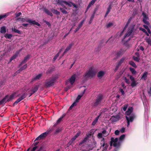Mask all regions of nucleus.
Masks as SVG:
<instances>
[{"instance_id": "nucleus-11", "label": "nucleus", "mask_w": 151, "mask_h": 151, "mask_svg": "<svg viewBox=\"0 0 151 151\" xmlns=\"http://www.w3.org/2000/svg\"><path fill=\"white\" fill-rule=\"evenodd\" d=\"M134 27H129L128 30L127 32L125 34L123 39H125L127 37L130 36L133 32Z\"/></svg>"}, {"instance_id": "nucleus-7", "label": "nucleus", "mask_w": 151, "mask_h": 151, "mask_svg": "<svg viewBox=\"0 0 151 151\" xmlns=\"http://www.w3.org/2000/svg\"><path fill=\"white\" fill-rule=\"evenodd\" d=\"M103 99V95L101 94H100L97 96L95 102L93 104V106L96 107L99 105H101V101Z\"/></svg>"}, {"instance_id": "nucleus-53", "label": "nucleus", "mask_w": 151, "mask_h": 151, "mask_svg": "<svg viewBox=\"0 0 151 151\" xmlns=\"http://www.w3.org/2000/svg\"><path fill=\"white\" fill-rule=\"evenodd\" d=\"M27 67V64H26L20 68L21 70L22 71L25 69Z\"/></svg>"}, {"instance_id": "nucleus-3", "label": "nucleus", "mask_w": 151, "mask_h": 151, "mask_svg": "<svg viewBox=\"0 0 151 151\" xmlns=\"http://www.w3.org/2000/svg\"><path fill=\"white\" fill-rule=\"evenodd\" d=\"M122 142L121 141H118V138H114L112 137L111 138V141L110 142V145L111 147L112 145L115 147L119 148Z\"/></svg>"}, {"instance_id": "nucleus-59", "label": "nucleus", "mask_w": 151, "mask_h": 151, "mask_svg": "<svg viewBox=\"0 0 151 151\" xmlns=\"http://www.w3.org/2000/svg\"><path fill=\"white\" fill-rule=\"evenodd\" d=\"M22 14L21 12H19L18 13H16L15 14V16L16 17H18L19 16H20L22 15Z\"/></svg>"}, {"instance_id": "nucleus-19", "label": "nucleus", "mask_w": 151, "mask_h": 151, "mask_svg": "<svg viewBox=\"0 0 151 151\" xmlns=\"http://www.w3.org/2000/svg\"><path fill=\"white\" fill-rule=\"evenodd\" d=\"M133 108L132 107H129L127 110L125 112V114L126 115L129 116L130 115L131 113L133 111Z\"/></svg>"}, {"instance_id": "nucleus-54", "label": "nucleus", "mask_w": 151, "mask_h": 151, "mask_svg": "<svg viewBox=\"0 0 151 151\" xmlns=\"http://www.w3.org/2000/svg\"><path fill=\"white\" fill-rule=\"evenodd\" d=\"M111 7L110 5H109L107 8V11L106 12V14H108L109 13V12L111 10Z\"/></svg>"}, {"instance_id": "nucleus-55", "label": "nucleus", "mask_w": 151, "mask_h": 151, "mask_svg": "<svg viewBox=\"0 0 151 151\" xmlns=\"http://www.w3.org/2000/svg\"><path fill=\"white\" fill-rule=\"evenodd\" d=\"M65 2V4H66V5H68L69 6L71 7L72 6V3H72V2H70L69 3H68V2H67V1H66V2Z\"/></svg>"}, {"instance_id": "nucleus-37", "label": "nucleus", "mask_w": 151, "mask_h": 151, "mask_svg": "<svg viewBox=\"0 0 151 151\" xmlns=\"http://www.w3.org/2000/svg\"><path fill=\"white\" fill-rule=\"evenodd\" d=\"M131 20V18H130L129 19L125 26L124 27V29H126L127 28V27L128 26L129 24L130 23Z\"/></svg>"}, {"instance_id": "nucleus-60", "label": "nucleus", "mask_w": 151, "mask_h": 151, "mask_svg": "<svg viewBox=\"0 0 151 151\" xmlns=\"http://www.w3.org/2000/svg\"><path fill=\"white\" fill-rule=\"evenodd\" d=\"M124 81L126 83L129 84L130 83L129 80V79L127 78L126 77L124 78Z\"/></svg>"}, {"instance_id": "nucleus-5", "label": "nucleus", "mask_w": 151, "mask_h": 151, "mask_svg": "<svg viewBox=\"0 0 151 151\" xmlns=\"http://www.w3.org/2000/svg\"><path fill=\"white\" fill-rule=\"evenodd\" d=\"M53 130V128H51L50 129L47 130L46 132L41 134L38 137H37L35 140V141L45 138L47 136V135L50 134V132Z\"/></svg>"}, {"instance_id": "nucleus-49", "label": "nucleus", "mask_w": 151, "mask_h": 151, "mask_svg": "<svg viewBox=\"0 0 151 151\" xmlns=\"http://www.w3.org/2000/svg\"><path fill=\"white\" fill-rule=\"evenodd\" d=\"M113 24L112 23L110 22L107 24L106 25V27L107 28H109L111 26H113Z\"/></svg>"}, {"instance_id": "nucleus-18", "label": "nucleus", "mask_w": 151, "mask_h": 151, "mask_svg": "<svg viewBox=\"0 0 151 151\" xmlns=\"http://www.w3.org/2000/svg\"><path fill=\"white\" fill-rule=\"evenodd\" d=\"M9 95H6L1 101H0V104L1 105L5 104L7 102V98L8 97Z\"/></svg>"}, {"instance_id": "nucleus-39", "label": "nucleus", "mask_w": 151, "mask_h": 151, "mask_svg": "<svg viewBox=\"0 0 151 151\" xmlns=\"http://www.w3.org/2000/svg\"><path fill=\"white\" fill-rule=\"evenodd\" d=\"M125 60V58L123 57L117 63L119 64V65H121L124 61Z\"/></svg>"}, {"instance_id": "nucleus-16", "label": "nucleus", "mask_w": 151, "mask_h": 151, "mask_svg": "<svg viewBox=\"0 0 151 151\" xmlns=\"http://www.w3.org/2000/svg\"><path fill=\"white\" fill-rule=\"evenodd\" d=\"M39 86V85H35L32 87L31 90L29 91V92H33V93H35L38 90Z\"/></svg>"}, {"instance_id": "nucleus-4", "label": "nucleus", "mask_w": 151, "mask_h": 151, "mask_svg": "<svg viewBox=\"0 0 151 151\" xmlns=\"http://www.w3.org/2000/svg\"><path fill=\"white\" fill-rule=\"evenodd\" d=\"M17 20L19 21H21L23 22H29L30 23L31 25H36L38 26H40V24L36 22L35 20L32 21L30 19H28L27 18H19L17 19Z\"/></svg>"}, {"instance_id": "nucleus-52", "label": "nucleus", "mask_w": 151, "mask_h": 151, "mask_svg": "<svg viewBox=\"0 0 151 151\" xmlns=\"http://www.w3.org/2000/svg\"><path fill=\"white\" fill-rule=\"evenodd\" d=\"M133 59L135 61H137V62H139V61L140 59L139 57H133Z\"/></svg>"}, {"instance_id": "nucleus-12", "label": "nucleus", "mask_w": 151, "mask_h": 151, "mask_svg": "<svg viewBox=\"0 0 151 151\" xmlns=\"http://www.w3.org/2000/svg\"><path fill=\"white\" fill-rule=\"evenodd\" d=\"M120 119V116L119 115H116L115 116H112L110 119L112 122H117Z\"/></svg>"}, {"instance_id": "nucleus-46", "label": "nucleus", "mask_w": 151, "mask_h": 151, "mask_svg": "<svg viewBox=\"0 0 151 151\" xmlns=\"http://www.w3.org/2000/svg\"><path fill=\"white\" fill-rule=\"evenodd\" d=\"M53 71V69L52 68L49 69L47 70L46 72V73L47 74L51 73Z\"/></svg>"}, {"instance_id": "nucleus-9", "label": "nucleus", "mask_w": 151, "mask_h": 151, "mask_svg": "<svg viewBox=\"0 0 151 151\" xmlns=\"http://www.w3.org/2000/svg\"><path fill=\"white\" fill-rule=\"evenodd\" d=\"M142 15L143 17L142 21L144 23L149 25L150 24L149 22L147 20L149 19V17L146 13L144 12L142 13Z\"/></svg>"}, {"instance_id": "nucleus-25", "label": "nucleus", "mask_w": 151, "mask_h": 151, "mask_svg": "<svg viewBox=\"0 0 151 151\" xmlns=\"http://www.w3.org/2000/svg\"><path fill=\"white\" fill-rule=\"evenodd\" d=\"M34 147L32 148V146L31 147L28 148L27 150L26 151H29L30 150H31V151H35V150H36V149L38 148L37 146H33Z\"/></svg>"}, {"instance_id": "nucleus-22", "label": "nucleus", "mask_w": 151, "mask_h": 151, "mask_svg": "<svg viewBox=\"0 0 151 151\" xmlns=\"http://www.w3.org/2000/svg\"><path fill=\"white\" fill-rule=\"evenodd\" d=\"M42 73H40L38 74L35 77H34L32 78V81H34L36 80H39L41 77L42 76Z\"/></svg>"}, {"instance_id": "nucleus-63", "label": "nucleus", "mask_w": 151, "mask_h": 151, "mask_svg": "<svg viewBox=\"0 0 151 151\" xmlns=\"http://www.w3.org/2000/svg\"><path fill=\"white\" fill-rule=\"evenodd\" d=\"M129 78L132 81H133L135 80L134 78L133 77L132 75H129Z\"/></svg>"}, {"instance_id": "nucleus-31", "label": "nucleus", "mask_w": 151, "mask_h": 151, "mask_svg": "<svg viewBox=\"0 0 151 151\" xmlns=\"http://www.w3.org/2000/svg\"><path fill=\"white\" fill-rule=\"evenodd\" d=\"M0 32L1 33H5L6 32V28L5 27L3 26L1 28Z\"/></svg>"}, {"instance_id": "nucleus-45", "label": "nucleus", "mask_w": 151, "mask_h": 151, "mask_svg": "<svg viewBox=\"0 0 151 151\" xmlns=\"http://www.w3.org/2000/svg\"><path fill=\"white\" fill-rule=\"evenodd\" d=\"M84 22V20H83L78 24V27H79V28H80L82 27V26Z\"/></svg>"}, {"instance_id": "nucleus-27", "label": "nucleus", "mask_w": 151, "mask_h": 151, "mask_svg": "<svg viewBox=\"0 0 151 151\" xmlns=\"http://www.w3.org/2000/svg\"><path fill=\"white\" fill-rule=\"evenodd\" d=\"M88 139L86 137H84V139H83L79 143V145L81 146L82 144L83 143H84L87 142Z\"/></svg>"}, {"instance_id": "nucleus-6", "label": "nucleus", "mask_w": 151, "mask_h": 151, "mask_svg": "<svg viewBox=\"0 0 151 151\" xmlns=\"http://www.w3.org/2000/svg\"><path fill=\"white\" fill-rule=\"evenodd\" d=\"M100 148L102 147V151H106L108 147L109 146V144L105 140V139L103 138L100 142Z\"/></svg>"}, {"instance_id": "nucleus-40", "label": "nucleus", "mask_w": 151, "mask_h": 151, "mask_svg": "<svg viewBox=\"0 0 151 151\" xmlns=\"http://www.w3.org/2000/svg\"><path fill=\"white\" fill-rule=\"evenodd\" d=\"M74 142V141L72 139H71L70 140L69 142L67 144V147H69V146L71 145Z\"/></svg>"}, {"instance_id": "nucleus-23", "label": "nucleus", "mask_w": 151, "mask_h": 151, "mask_svg": "<svg viewBox=\"0 0 151 151\" xmlns=\"http://www.w3.org/2000/svg\"><path fill=\"white\" fill-rule=\"evenodd\" d=\"M105 72L103 71H99L97 75V76L98 78H101L105 74Z\"/></svg>"}, {"instance_id": "nucleus-61", "label": "nucleus", "mask_w": 151, "mask_h": 151, "mask_svg": "<svg viewBox=\"0 0 151 151\" xmlns=\"http://www.w3.org/2000/svg\"><path fill=\"white\" fill-rule=\"evenodd\" d=\"M96 1V0H92L91 2H90L89 4H91V5H93L95 2Z\"/></svg>"}, {"instance_id": "nucleus-47", "label": "nucleus", "mask_w": 151, "mask_h": 151, "mask_svg": "<svg viewBox=\"0 0 151 151\" xmlns=\"http://www.w3.org/2000/svg\"><path fill=\"white\" fill-rule=\"evenodd\" d=\"M137 85V83H136V81L135 80L132 81V82L131 83V85L132 87H134L135 86Z\"/></svg>"}, {"instance_id": "nucleus-57", "label": "nucleus", "mask_w": 151, "mask_h": 151, "mask_svg": "<svg viewBox=\"0 0 151 151\" xmlns=\"http://www.w3.org/2000/svg\"><path fill=\"white\" fill-rule=\"evenodd\" d=\"M91 132L90 133H89L88 134H86L85 137L87 138V139H88V138L91 137Z\"/></svg>"}, {"instance_id": "nucleus-48", "label": "nucleus", "mask_w": 151, "mask_h": 151, "mask_svg": "<svg viewBox=\"0 0 151 151\" xmlns=\"http://www.w3.org/2000/svg\"><path fill=\"white\" fill-rule=\"evenodd\" d=\"M82 96V95H78L76 98V102H78V101L81 99V97Z\"/></svg>"}, {"instance_id": "nucleus-17", "label": "nucleus", "mask_w": 151, "mask_h": 151, "mask_svg": "<svg viewBox=\"0 0 151 151\" xmlns=\"http://www.w3.org/2000/svg\"><path fill=\"white\" fill-rule=\"evenodd\" d=\"M16 93H14L10 96L9 95L8 97L6 99L7 102H9L13 99Z\"/></svg>"}, {"instance_id": "nucleus-36", "label": "nucleus", "mask_w": 151, "mask_h": 151, "mask_svg": "<svg viewBox=\"0 0 151 151\" xmlns=\"http://www.w3.org/2000/svg\"><path fill=\"white\" fill-rule=\"evenodd\" d=\"M12 30L14 32L17 33L19 34H21V32L19 30L15 28H12Z\"/></svg>"}, {"instance_id": "nucleus-30", "label": "nucleus", "mask_w": 151, "mask_h": 151, "mask_svg": "<svg viewBox=\"0 0 151 151\" xmlns=\"http://www.w3.org/2000/svg\"><path fill=\"white\" fill-rule=\"evenodd\" d=\"M51 11L53 12V13L56 14V15H60V12L57 11V10L52 9H51Z\"/></svg>"}, {"instance_id": "nucleus-44", "label": "nucleus", "mask_w": 151, "mask_h": 151, "mask_svg": "<svg viewBox=\"0 0 151 151\" xmlns=\"http://www.w3.org/2000/svg\"><path fill=\"white\" fill-rule=\"evenodd\" d=\"M76 102L75 101L70 107L69 108L68 110H71L74 106L76 105Z\"/></svg>"}, {"instance_id": "nucleus-28", "label": "nucleus", "mask_w": 151, "mask_h": 151, "mask_svg": "<svg viewBox=\"0 0 151 151\" xmlns=\"http://www.w3.org/2000/svg\"><path fill=\"white\" fill-rule=\"evenodd\" d=\"M62 119L61 118H60L54 124L53 127H55L58 124H59L62 121Z\"/></svg>"}, {"instance_id": "nucleus-62", "label": "nucleus", "mask_w": 151, "mask_h": 151, "mask_svg": "<svg viewBox=\"0 0 151 151\" xmlns=\"http://www.w3.org/2000/svg\"><path fill=\"white\" fill-rule=\"evenodd\" d=\"M139 29L140 30L142 31V32H143L145 33H147V31H146V30L143 28L140 27L139 28Z\"/></svg>"}, {"instance_id": "nucleus-2", "label": "nucleus", "mask_w": 151, "mask_h": 151, "mask_svg": "<svg viewBox=\"0 0 151 151\" xmlns=\"http://www.w3.org/2000/svg\"><path fill=\"white\" fill-rule=\"evenodd\" d=\"M58 76L55 75V76L49 78L45 81V85L47 87H49L54 85V83L56 80L58 78Z\"/></svg>"}, {"instance_id": "nucleus-15", "label": "nucleus", "mask_w": 151, "mask_h": 151, "mask_svg": "<svg viewBox=\"0 0 151 151\" xmlns=\"http://www.w3.org/2000/svg\"><path fill=\"white\" fill-rule=\"evenodd\" d=\"M30 55H28L26 57H24V60L22 61L20 63L19 65V67H20L21 66L22 64L26 63L29 59Z\"/></svg>"}, {"instance_id": "nucleus-56", "label": "nucleus", "mask_w": 151, "mask_h": 151, "mask_svg": "<svg viewBox=\"0 0 151 151\" xmlns=\"http://www.w3.org/2000/svg\"><path fill=\"white\" fill-rule=\"evenodd\" d=\"M61 131V130L60 129L58 128L55 131V134H57L58 133L60 132Z\"/></svg>"}, {"instance_id": "nucleus-64", "label": "nucleus", "mask_w": 151, "mask_h": 151, "mask_svg": "<svg viewBox=\"0 0 151 151\" xmlns=\"http://www.w3.org/2000/svg\"><path fill=\"white\" fill-rule=\"evenodd\" d=\"M125 128L124 127L120 129V131L122 133H123L125 132Z\"/></svg>"}, {"instance_id": "nucleus-13", "label": "nucleus", "mask_w": 151, "mask_h": 151, "mask_svg": "<svg viewBox=\"0 0 151 151\" xmlns=\"http://www.w3.org/2000/svg\"><path fill=\"white\" fill-rule=\"evenodd\" d=\"M125 51L123 49L121 48L118 51L116 54L117 58L122 56Z\"/></svg>"}, {"instance_id": "nucleus-1", "label": "nucleus", "mask_w": 151, "mask_h": 151, "mask_svg": "<svg viewBox=\"0 0 151 151\" xmlns=\"http://www.w3.org/2000/svg\"><path fill=\"white\" fill-rule=\"evenodd\" d=\"M97 72V70L94 69L93 67H91L83 75V77L86 78H92L96 75Z\"/></svg>"}, {"instance_id": "nucleus-8", "label": "nucleus", "mask_w": 151, "mask_h": 151, "mask_svg": "<svg viewBox=\"0 0 151 151\" xmlns=\"http://www.w3.org/2000/svg\"><path fill=\"white\" fill-rule=\"evenodd\" d=\"M135 117V115L134 114H132L129 116V118L127 116H126V119L127 121V127L129 125L130 122H132L133 121Z\"/></svg>"}, {"instance_id": "nucleus-20", "label": "nucleus", "mask_w": 151, "mask_h": 151, "mask_svg": "<svg viewBox=\"0 0 151 151\" xmlns=\"http://www.w3.org/2000/svg\"><path fill=\"white\" fill-rule=\"evenodd\" d=\"M76 75H73L69 79V81L71 84H73L75 81Z\"/></svg>"}, {"instance_id": "nucleus-43", "label": "nucleus", "mask_w": 151, "mask_h": 151, "mask_svg": "<svg viewBox=\"0 0 151 151\" xmlns=\"http://www.w3.org/2000/svg\"><path fill=\"white\" fill-rule=\"evenodd\" d=\"M8 15L6 14H4L3 15H0V20L1 19L6 17Z\"/></svg>"}, {"instance_id": "nucleus-29", "label": "nucleus", "mask_w": 151, "mask_h": 151, "mask_svg": "<svg viewBox=\"0 0 151 151\" xmlns=\"http://www.w3.org/2000/svg\"><path fill=\"white\" fill-rule=\"evenodd\" d=\"M65 2H66V1L62 0H58L57 3L62 6H63L64 4H65Z\"/></svg>"}, {"instance_id": "nucleus-32", "label": "nucleus", "mask_w": 151, "mask_h": 151, "mask_svg": "<svg viewBox=\"0 0 151 151\" xmlns=\"http://www.w3.org/2000/svg\"><path fill=\"white\" fill-rule=\"evenodd\" d=\"M12 35L6 33L5 34L4 36L6 39H10L12 37Z\"/></svg>"}, {"instance_id": "nucleus-35", "label": "nucleus", "mask_w": 151, "mask_h": 151, "mask_svg": "<svg viewBox=\"0 0 151 151\" xmlns=\"http://www.w3.org/2000/svg\"><path fill=\"white\" fill-rule=\"evenodd\" d=\"M145 40L148 45L151 46V39L149 38L146 37L145 38Z\"/></svg>"}, {"instance_id": "nucleus-42", "label": "nucleus", "mask_w": 151, "mask_h": 151, "mask_svg": "<svg viewBox=\"0 0 151 151\" xmlns=\"http://www.w3.org/2000/svg\"><path fill=\"white\" fill-rule=\"evenodd\" d=\"M129 69L130 71L132 72L133 74H136V71L135 70L134 68H130Z\"/></svg>"}, {"instance_id": "nucleus-58", "label": "nucleus", "mask_w": 151, "mask_h": 151, "mask_svg": "<svg viewBox=\"0 0 151 151\" xmlns=\"http://www.w3.org/2000/svg\"><path fill=\"white\" fill-rule=\"evenodd\" d=\"M34 142L33 144L32 145V146H37V145L39 143V142L37 141H34Z\"/></svg>"}, {"instance_id": "nucleus-51", "label": "nucleus", "mask_w": 151, "mask_h": 151, "mask_svg": "<svg viewBox=\"0 0 151 151\" xmlns=\"http://www.w3.org/2000/svg\"><path fill=\"white\" fill-rule=\"evenodd\" d=\"M95 14V12H93V14L92 15L90 18V21H91L93 20V19L94 18Z\"/></svg>"}, {"instance_id": "nucleus-10", "label": "nucleus", "mask_w": 151, "mask_h": 151, "mask_svg": "<svg viewBox=\"0 0 151 151\" xmlns=\"http://www.w3.org/2000/svg\"><path fill=\"white\" fill-rule=\"evenodd\" d=\"M26 96V94L25 93H23L21 96L13 104V106L17 105L19 102H20L22 100L24 99Z\"/></svg>"}, {"instance_id": "nucleus-26", "label": "nucleus", "mask_w": 151, "mask_h": 151, "mask_svg": "<svg viewBox=\"0 0 151 151\" xmlns=\"http://www.w3.org/2000/svg\"><path fill=\"white\" fill-rule=\"evenodd\" d=\"M148 74V72H145L141 77L142 79H144V80H146V78L147 77V75Z\"/></svg>"}, {"instance_id": "nucleus-38", "label": "nucleus", "mask_w": 151, "mask_h": 151, "mask_svg": "<svg viewBox=\"0 0 151 151\" xmlns=\"http://www.w3.org/2000/svg\"><path fill=\"white\" fill-rule=\"evenodd\" d=\"M18 56V54H15L12 57L10 60V62H11L12 60L15 59Z\"/></svg>"}, {"instance_id": "nucleus-24", "label": "nucleus", "mask_w": 151, "mask_h": 151, "mask_svg": "<svg viewBox=\"0 0 151 151\" xmlns=\"http://www.w3.org/2000/svg\"><path fill=\"white\" fill-rule=\"evenodd\" d=\"M74 43L73 42H72L71 43L69 44L68 46L66 47L65 49V52H68L69 50L74 45Z\"/></svg>"}, {"instance_id": "nucleus-33", "label": "nucleus", "mask_w": 151, "mask_h": 151, "mask_svg": "<svg viewBox=\"0 0 151 151\" xmlns=\"http://www.w3.org/2000/svg\"><path fill=\"white\" fill-rule=\"evenodd\" d=\"M129 64L132 66L134 68H137V66L132 61H129Z\"/></svg>"}, {"instance_id": "nucleus-41", "label": "nucleus", "mask_w": 151, "mask_h": 151, "mask_svg": "<svg viewBox=\"0 0 151 151\" xmlns=\"http://www.w3.org/2000/svg\"><path fill=\"white\" fill-rule=\"evenodd\" d=\"M125 135L124 134L121 135L119 138V141H121L122 142V141L124 139L125 137Z\"/></svg>"}, {"instance_id": "nucleus-50", "label": "nucleus", "mask_w": 151, "mask_h": 151, "mask_svg": "<svg viewBox=\"0 0 151 151\" xmlns=\"http://www.w3.org/2000/svg\"><path fill=\"white\" fill-rule=\"evenodd\" d=\"M127 107H128L127 105L126 104V105H124V106H122V109L124 111H125L127 109Z\"/></svg>"}, {"instance_id": "nucleus-14", "label": "nucleus", "mask_w": 151, "mask_h": 151, "mask_svg": "<svg viewBox=\"0 0 151 151\" xmlns=\"http://www.w3.org/2000/svg\"><path fill=\"white\" fill-rule=\"evenodd\" d=\"M106 132V131L105 130H104L102 132V133H99L97 135L98 138L100 139L103 136L106 137L108 135L107 134H105Z\"/></svg>"}, {"instance_id": "nucleus-21", "label": "nucleus", "mask_w": 151, "mask_h": 151, "mask_svg": "<svg viewBox=\"0 0 151 151\" xmlns=\"http://www.w3.org/2000/svg\"><path fill=\"white\" fill-rule=\"evenodd\" d=\"M43 11L48 15H50L51 17L53 16V14L49 10H48L46 8H43Z\"/></svg>"}, {"instance_id": "nucleus-34", "label": "nucleus", "mask_w": 151, "mask_h": 151, "mask_svg": "<svg viewBox=\"0 0 151 151\" xmlns=\"http://www.w3.org/2000/svg\"><path fill=\"white\" fill-rule=\"evenodd\" d=\"M60 9L63 14H67L68 13L63 8L60 7Z\"/></svg>"}]
</instances>
